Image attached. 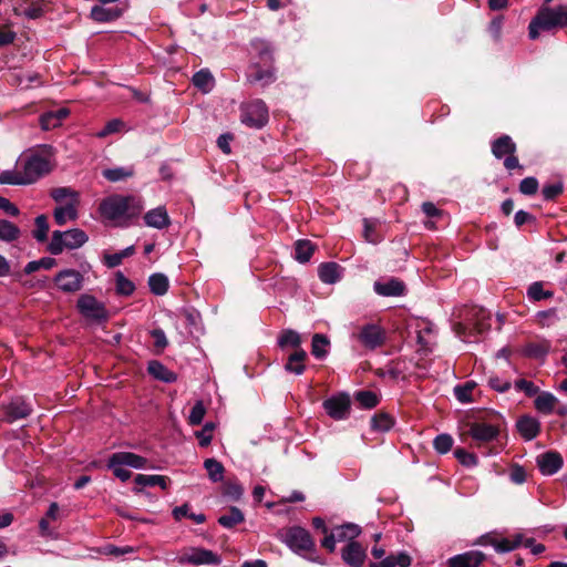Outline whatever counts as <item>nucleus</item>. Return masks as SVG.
I'll return each instance as SVG.
<instances>
[{
    "mask_svg": "<svg viewBox=\"0 0 567 567\" xmlns=\"http://www.w3.org/2000/svg\"><path fill=\"white\" fill-rule=\"evenodd\" d=\"M537 464L543 474L553 475L561 467L563 458L556 452H546L537 457Z\"/></svg>",
    "mask_w": 567,
    "mask_h": 567,
    "instance_id": "21",
    "label": "nucleus"
},
{
    "mask_svg": "<svg viewBox=\"0 0 567 567\" xmlns=\"http://www.w3.org/2000/svg\"><path fill=\"white\" fill-rule=\"evenodd\" d=\"M393 424L394 421L388 413H377L371 419V427L375 431L386 432L393 426Z\"/></svg>",
    "mask_w": 567,
    "mask_h": 567,
    "instance_id": "47",
    "label": "nucleus"
},
{
    "mask_svg": "<svg viewBox=\"0 0 567 567\" xmlns=\"http://www.w3.org/2000/svg\"><path fill=\"white\" fill-rule=\"evenodd\" d=\"M527 295H528L529 299H533L535 301L548 299L554 296L553 291L544 290L543 282H540V281H536V282L532 284L527 290Z\"/></svg>",
    "mask_w": 567,
    "mask_h": 567,
    "instance_id": "52",
    "label": "nucleus"
},
{
    "mask_svg": "<svg viewBox=\"0 0 567 567\" xmlns=\"http://www.w3.org/2000/svg\"><path fill=\"white\" fill-rule=\"evenodd\" d=\"M135 483L140 486H159L161 488L166 489L168 478L163 475L138 474L135 477Z\"/></svg>",
    "mask_w": 567,
    "mask_h": 567,
    "instance_id": "38",
    "label": "nucleus"
},
{
    "mask_svg": "<svg viewBox=\"0 0 567 567\" xmlns=\"http://www.w3.org/2000/svg\"><path fill=\"white\" fill-rule=\"evenodd\" d=\"M245 520L243 512L238 507H230L228 513L218 518V523L225 528H233Z\"/></svg>",
    "mask_w": 567,
    "mask_h": 567,
    "instance_id": "36",
    "label": "nucleus"
},
{
    "mask_svg": "<svg viewBox=\"0 0 567 567\" xmlns=\"http://www.w3.org/2000/svg\"><path fill=\"white\" fill-rule=\"evenodd\" d=\"M206 409L203 404V402L198 401L194 404V406L190 410L188 422L192 425H199L205 416Z\"/></svg>",
    "mask_w": 567,
    "mask_h": 567,
    "instance_id": "58",
    "label": "nucleus"
},
{
    "mask_svg": "<svg viewBox=\"0 0 567 567\" xmlns=\"http://www.w3.org/2000/svg\"><path fill=\"white\" fill-rule=\"evenodd\" d=\"M84 277L78 270L64 269L54 277L58 288L66 293H74L82 289Z\"/></svg>",
    "mask_w": 567,
    "mask_h": 567,
    "instance_id": "12",
    "label": "nucleus"
},
{
    "mask_svg": "<svg viewBox=\"0 0 567 567\" xmlns=\"http://www.w3.org/2000/svg\"><path fill=\"white\" fill-rule=\"evenodd\" d=\"M278 344L280 348L292 347L298 350L301 349V337L297 331L287 329L280 333Z\"/></svg>",
    "mask_w": 567,
    "mask_h": 567,
    "instance_id": "40",
    "label": "nucleus"
},
{
    "mask_svg": "<svg viewBox=\"0 0 567 567\" xmlns=\"http://www.w3.org/2000/svg\"><path fill=\"white\" fill-rule=\"evenodd\" d=\"M35 229L33 230V237L38 241H44L48 238L49 223L45 215H39L35 220Z\"/></svg>",
    "mask_w": 567,
    "mask_h": 567,
    "instance_id": "51",
    "label": "nucleus"
},
{
    "mask_svg": "<svg viewBox=\"0 0 567 567\" xmlns=\"http://www.w3.org/2000/svg\"><path fill=\"white\" fill-rule=\"evenodd\" d=\"M461 317L463 321L454 324V331L464 341H476L478 334L491 328V315L482 307H468Z\"/></svg>",
    "mask_w": 567,
    "mask_h": 567,
    "instance_id": "1",
    "label": "nucleus"
},
{
    "mask_svg": "<svg viewBox=\"0 0 567 567\" xmlns=\"http://www.w3.org/2000/svg\"><path fill=\"white\" fill-rule=\"evenodd\" d=\"M433 446L436 452L445 454L453 446V437L450 434H440L434 439Z\"/></svg>",
    "mask_w": 567,
    "mask_h": 567,
    "instance_id": "56",
    "label": "nucleus"
},
{
    "mask_svg": "<svg viewBox=\"0 0 567 567\" xmlns=\"http://www.w3.org/2000/svg\"><path fill=\"white\" fill-rule=\"evenodd\" d=\"M134 173L133 166H125L103 169L102 175L109 182L116 183L132 177Z\"/></svg>",
    "mask_w": 567,
    "mask_h": 567,
    "instance_id": "34",
    "label": "nucleus"
},
{
    "mask_svg": "<svg viewBox=\"0 0 567 567\" xmlns=\"http://www.w3.org/2000/svg\"><path fill=\"white\" fill-rule=\"evenodd\" d=\"M241 122L252 128H261L268 122V107L262 100H254L240 106Z\"/></svg>",
    "mask_w": 567,
    "mask_h": 567,
    "instance_id": "7",
    "label": "nucleus"
},
{
    "mask_svg": "<svg viewBox=\"0 0 567 567\" xmlns=\"http://www.w3.org/2000/svg\"><path fill=\"white\" fill-rule=\"evenodd\" d=\"M536 319L539 326L549 327L559 320L557 310L555 308L538 311L536 315Z\"/></svg>",
    "mask_w": 567,
    "mask_h": 567,
    "instance_id": "54",
    "label": "nucleus"
},
{
    "mask_svg": "<svg viewBox=\"0 0 567 567\" xmlns=\"http://www.w3.org/2000/svg\"><path fill=\"white\" fill-rule=\"evenodd\" d=\"M76 307L85 318L96 321H103L107 319V311L104 303L100 302L92 295L85 293L80 296Z\"/></svg>",
    "mask_w": 567,
    "mask_h": 567,
    "instance_id": "10",
    "label": "nucleus"
},
{
    "mask_svg": "<svg viewBox=\"0 0 567 567\" xmlns=\"http://www.w3.org/2000/svg\"><path fill=\"white\" fill-rule=\"evenodd\" d=\"M193 84L198 89L200 90L203 93H208L213 90L214 85H215V79L214 76L212 75V73L206 70V69H203L198 72H196L194 75H193Z\"/></svg>",
    "mask_w": 567,
    "mask_h": 567,
    "instance_id": "30",
    "label": "nucleus"
},
{
    "mask_svg": "<svg viewBox=\"0 0 567 567\" xmlns=\"http://www.w3.org/2000/svg\"><path fill=\"white\" fill-rule=\"evenodd\" d=\"M355 401L365 409L375 408L379 404L378 395L372 391H359L355 393Z\"/></svg>",
    "mask_w": 567,
    "mask_h": 567,
    "instance_id": "49",
    "label": "nucleus"
},
{
    "mask_svg": "<svg viewBox=\"0 0 567 567\" xmlns=\"http://www.w3.org/2000/svg\"><path fill=\"white\" fill-rule=\"evenodd\" d=\"M315 251V246L309 240H298L295 247V257L300 262L310 260Z\"/></svg>",
    "mask_w": 567,
    "mask_h": 567,
    "instance_id": "43",
    "label": "nucleus"
},
{
    "mask_svg": "<svg viewBox=\"0 0 567 567\" xmlns=\"http://www.w3.org/2000/svg\"><path fill=\"white\" fill-rule=\"evenodd\" d=\"M123 125H124V123L118 118L111 120L105 124V126L102 131L96 133V136L105 137L110 134L116 133L123 127Z\"/></svg>",
    "mask_w": 567,
    "mask_h": 567,
    "instance_id": "63",
    "label": "nucleus"
},
{
    "mask_svg": "<svg viewBox=\"0 0 567 567\" xmlns=\"http://www.w3.org/2000/svg\"><path fill=\"white\" fill-rule=\"evenodd\" d=\"M51 197L59 204L63 205L66 202H74L79 204V194L70 187H58L51 190Z\"/></svg>",
    "mask_w": 567,
    "mask_h": 567,
    "instance_id": "37",
    "label": "nucleus"
},
{
    "mask_svg": "<svg viewBox=\"0 0 567 567\" xmlns=\"http://www.w3.org/2000/svg\"><path fill=\"white\" fill-rule=\"evenodd\" d=\"M563 184L560 182L545 185L542 194L546 200H553L563 193Z\"/></svg>",
    "mask_w": 567,
    "mask_h": 567,
    "instance_id": "61",
    "label": "nucleus"
},
{
    "mask_svg": "<svg viewBox=\"0 0 567 567\" xmlns=\"http://www.w3.org/2000/svg\"><path fill=\"white\" fill-rule=\"evenodd\" d=\"M134 254V247L130 246L120 252L105 255L104 262L107 267L114 268L122 264L123 259Z\"/></svg>",
    "mask_w": 567,
    "mask_h": 567,
    "instance_id": "48",
    "label": "nucleus"
},
{
    "mask_svg": "<svg viewBox=\"0 0 567 567\" xmlns=\"http://www.w3.org/2000/svg\"><path fill=\"white\" fill-rule=\"evenodd\" d=\"M386 332L377 323H365L360 327L357 339L367 349L374 350L384 344Z\"/></svg>",
    "mask_w": 567,
    "mask_h": 567,
    "instance_id": "9",
    "label": "nucleus"
},
{
    "mask_svg": "<svg viewBox=\"0 0 567 567\" xmlns=\"http://www.w3.org/2000/svg\"><path fill=\"white\" fill-rule=\"evenodd\" d=\"M204 467L208 473V477L212 482L217 483L220 482L224 477V465L215 460V458H207L204 462Z\"/></svg>",
    "mask_w": 567,
    "mask_h": 567,
    "instance_id": "39",
    "label": "nucleus"
},
{
    "mask_svg": "<svg viewBox=\"0 0 567 567\" xmlns=\"http://www.w3.org/2000/svg\"><path fill=\"white\" fill-rule=\"evenodd\" d=\"M223 494L234 501H238L244 494V488L237 482L227 481L223 485Z\"/></svg>",
    "mask_w": 567,
    "mask_h": 567,
    "instance_id": "55",
    "label": "nucleus"
},
{
    "mask_svg": "<svg viewBox=\"0 0 567 567\" xmlns=\"http://www.w3.org/2000/svg\"><path fill=\"white\" fill-rule=\"evenodd\" d=\"M275 79L276 78L272 70H262L258 65H254L247 75L248 82L261 83L262 86L272 83Z\"/></svg>",
    "mask_w": 567,
    "mask_h": 567,
    "instance_id": "31",
    "label": "nucleus"
},
{
    "mask_svg": "<svg viewBox=\"0 0 567 567\" xmlns=\"http://www.w3.org/2000/svg\"><path fill=\"white\" fill-rule=\"evenodd\" d=\"M19 165L22 169L25 185L35 183L53 168L51 147L44 146L42 151H33L25 154L20 159Z\"/></svg>",
    "mask_w": 567,
    "mask_h": 567,
    "instance_id": "4",
    "label": "nucleus"
},
{
    "mask_svg": "<svg viewBox=\"0 0 567 567\" xmlns=\"http://www.w3.org/2000/svg\"><path fill=\"white\" fill-rule=\"evenodd\" d=\"M326 413L334 420H344L350 412V396L346 393L331 396L322 403Z\"/></svg>",
    "mask_w": 567,
    "mask_h": 567,
    "instance_id": "13",
    "label": "nucleus"
},
{
    "mask_svg": "<svg viewBox=\"0 0 567 567\" xmlns=\"http://www.w3.org/2000/svg\"><path fill=\"white\" fill-rule=\"evenodd\" d=\"M115 282H116V292L120 295L130 296L135 290L134 284L121 272L116 274Z\"/></svg>",
    "mask_w": 567,
    "mask_h": 567,
    "instance_id": "53",
    "label": "nucleus"
},
{
    "mask_svg": "<svg viewBox=\"0 0 567 567\" xmlns=\"http://www.w3.org/2000/svg\"><path fill=\"white\" fill-rule=\"evenodd\" d=\"M476 388V383L474 381H467L464 384L456 385L454 388V394L456 399L462 403L473 402L472 392Z\"/></svg>",
    "mask_w": 567,
    "mask_h": 567,
    "instance_id": "45",
    "label": "nucleus"
},
{
    "mask_svg": "<svg viewBox=\"0 0 567 567\" xmlns=\"http://www.w3.org/2000/svg\"><path fill=\"white\" fill-rule=\"evenodd\" d=\"M69 114L70 111L66 107L45 112L40 116V126L43 131L56 128L69 116Z\"/></svg>",
    "mask_w": 567,
    "mask_h": 567,
    "instance_id": "20",
    "label": "nucleus"
},
{
    "mask_svg": "<svg viewBox=\"0 0 567 567\" xmlns=\"http://www.w3.org/2000/svg\"><path fill=\"white\" fill-rule=\"evenodd\" d=\"M31 411L30 404L21 398H17L4 408V421L12 423L17 420L24 419L30 415Z\"/></svg>",
    "mask_w": 567,
    "mask_h": 567,
    "instance_id": "18",
    "label": "nucleus"
},
{
    "mask_svg": "<svg viewBox=\"0 0 567 567\" xmlns=\"http://www.w3.org/2000/svg\"><path fill=\"white\" fill-rule=\"evenodd\" d=\"M178 561L183 565H218L220 563V558L212 550L193 547L184 550L178 557Z\"/></svg>",
    "mask_w": 567,
    "mask_h": 567,
    "instance_id": "11",
    "label": "nucleus"
},
{
    "mask_svg": "<svg viewBox=\"0 0 567 567\" xmlns=\"http://www.w3.org/2000/svg\"><path fill=\"white\" fill-rule=\"evenodd\" d=\"M214 423H206L204 427L196 433L200 446H208L213 439Z\"/></svg>",
    "mask_w": 567,
    "mask_h": 567,
    "instance_id": "59",
    "label": "nucleus"
},
{
    "mask_svg": "<svg viewBox=\"0 0 567 567\" xmlns=\"http://www.w3.org/2000/svg\"><path fill=\"white\" fill-rule=\"evenodd\" d=\"M434 342V328L431 323H426L424 328L417 331V343L424 351H431Z\"/></svg>",
    "mask_w": 567,
    "mask_h": 567,
    "instance_id": "42",
    "label": "nucleus"
},
{
    "mask_svg": "<svg viewBox=\"0 0 567 567\" xmlns=\"http://www.w3.org/2000/svg\"><path fill=\"white\" fill-rule=\"evenodd\" d=\"M523 543V537L522 535H516L514 536L512 539L509 538H501V539H496V543H495V550L497 553H508V551H512L514 549H516L517 547H519Z\"/></svg>",
    "mask_w": 567,
    "mask_h": 567,
    "instance_id": "46",
    "label": "nucleus"
},
{
    "mask_svg": "<svg viewBox=\"0 0 567 567\" xmlns=\"http://www.w3.org/2000/svg\"><path fill=\"white\" fill-rule=\"evenodd\" d=\"M515 152L516 144L508 135H502L492 143V153L498 159L515 154Z\"/></svg>",
    "mask_w": 567,
    "mask_h": 567,
    "instance_id": "23",
    "label": "nucleus"
},
{
    "mask_svg": "<svg viewBox=\"0 0 567 567\" xmlns=\"http://www.w3.org/2000/svg\"><path fill=\"white\" fill-rule=\"evenodd\" d=\"M375 293L382 297H401L406 292L405 284L399 278L377 280L373 285Z\"/></svg>",
    "mask_w": 567,
    "mask_h": 567,
    "instance_id": "14",
    "label": "nucleus"
},
{
    "mask_svg": "<svg viewBox=\"0 0 567 567\" xmlns=\"http://www.w3.org/2000/svg\"><path fill=\"white\" fill-rule=\"evenodd\" d=\"M538 189V182L535 177H526L519 184V192L524 195H534Z\"/></svg>",
    "mask_w": 567,
    "mask_h": 567,
    "instance_id": "62",
    "label": "nucleus"
},
{
    "mask_svg": "<svg viewBox=\"0 0 567 567\" xmlns=\"http://www.w3.org/2000/svg\"><path fill=\"white\" fill-rule=\"evenodd\" d=\"M143 209L140 198L134 196L113 195L103 199L99 210L102 217L109 220L133 218Z\"/></svg>",
    "mask_w": 567,
    "mask_h": 567,
    "instance_id": "2",
    "label": "nucleus"
},
{
    "mask_svg": "<svg viewBox=\"0 0 567 567\" xmlns=\"http://www.w3.org/2000/svg\"><path fill=\"white\" fill-rule=\"evenodd\" d=\"M550 347L548 340H540L526 344L523 352L525 355L533 359H544L548 354Z\"/></svg>",
    "mask_w": 567,
    "mask_h": 567,
    "instance_id": "28",
    "label": "nucleus"
},
{
    "mask_svg": "<svg viewBox=\"0 0 567 567\" xmlns=\"http://www.w3.org/2000/svg\"><path fill=\"white\" fill-rule=\"evenodd\" d=\"M188 511L189 506L187 504H184L173 509V516L176 520H181L184 517H189L196 524H203L205 522L206 517L204 514H190L188 513Z\"/></svg>",
    "mask_w": 567,
    "mask_h": 567,
    "instance_id": "50",
    "label": "nucleus"
},
{
    "mask_svg": "<svg viewBox=\"0 0 567 567\" xmlns=\"http://www.w3.org/2000/svg\"><path fill=\"white\" fill-rule=\"evenodd\" d=\"M21 236L20 228L8 219H0V240L13 243Z\"/></svg>",
    "mask_w": 567,
    "mask_h": 567,
    "instance_id": "33",
    "label": "nucleus"
},
{
    "mask_svg": "<svg viewBox=\"0 0 567 567\" xmlns=\"http://www.w3.org/2000/svg\"><path fill=\"white\" fill-rule=\"evenodd\" d=\"M488 384L492 389H494L497 392H506L511 389L512 384L508 380H503L497 375H493L488 379Z\"/></svg>",
    "mask_w": 567,
    "mask_h": 567,
    "instance_id": "64",
    "label": "nucleus"
},
{
    "mask_svg": "<svg viewBox=\"0 0 567 567\" xmlns=\"http://www.w3.org/2000/svg\"><path fill=\"white\" fill-rule=\"evenodd\" d=\"M0 184L3 185H25L24 176L20 165L14 171H3L0 174Z\"/></svg>",
    "mask_w": 567,
    "mask_h": 567,
    "instance_id": "44",
    "label": "nucleus"
},
{
    "mask_svg": "<svg viewBox=\"0 0 567 567\" xmlns=\"http://www.w3.org/2000/svg\"><path fill=\"white\" fill-rule=\"evenodd\" d=\"M517 429L525 440H533L539 432V422L530 416H523L517 422Z\"/></svg>",
    "mask_w": 567,
    "mask_h": 567,
    "instance_id": "27",
    "label": "nucleus"
},
{
    "mask_svg": "<svg viewBox=\"0 0 567 567\" xmlns=\"http://www.w3.org/2000/svg\"><path fill=\"white\" fill-rule=\"evenodd\" d=\"M144 221L148 227L156 229H164L171 225V218L164 206H158L154 209L148 210L144 215Z\"/></svg>",
    "mask_w": 567,
    "mask_h": 567,
    "instance_id": "19",
    "label": "nucleus"
},
{
    "mask_svg": "<svg viewBox=\"0 0 567 567\" xmlns=\"http://www.w3.org/2000/svg\"><path fill=\"white\" fill-rule=\"evenodd\" d=\"M148 373L156 380L163 381L165 383L175 382L177 379L176 373L167 369L159 361L153 360L148 362L147 367Z\"/></svg>",
    "mask_w": 567,
    "mask_h": 567,
    "instance_id": "24",
    "label": "nucleus"
},
{
    "mask_svg": "<svg viewBox=\"0 0 567 567\" xmlns=\"http://www.w3.org/2000/svg\"><path fill=\"white\" fill-rule=\"evenodd\" d=\"M410 565L411 557L405 553H399L384 557L379 563H372L370 567H409Z\"/></svg>",
    "mask_w": 567,
    "mask_h": 567,
    "instance_id": "29",
    "label": "nucleus"
},
{
    "mask_svg": "<svg viewBox=\"0 0 567 567\" xmlns=\"http://www.w3.org/2000/svg\"><path fill=\"white\" fill-rule=\"evenodd\" d=\"M284 540L289 548L298 554H307L315 550V543L309 532L299 526L287 529Z\"/></svg>",
    "mask_w": 567,
    "mask_h": 567,
    "instance_id": "8",
    "label": "nucleus"
},
{
    "mask_svg": "<svg viewBox=\"0 0 567 567\" xmlns=\"http://www.w3.org/2000/svg\"><path fill=\"white\" fill-rule=\"evenodd\" d=\"M556 402L557 399L551 393L543 392L535 399V408L544 414H549L555 409Z\"/></svg>",
    "mask_w": 567,
    "mask_h": 567,
    "instance_id": "41",
    "label": "nucleus"
},
{
    "mask_svg": "<svg viewBox=\"0 0 567 567\" xmlns=\"http://www.w3.org/2000/svg\"><path fill=\"white\" fill-rule=\"evenodd\" d=\"M318 276L324 284H336L341 277L340 266L336 262L321 264L318 269Z\"/></svg>",
    "mask_w": 567,
    "mask_h": 567,
    "instance_id": "26",
    "label": "nucleus"
},
{
    "mask_svg": "<svg viewBox=\"0 0 567 567\" xmlns=\"http://www.w3.org/2000/svg\"><path fill=\"white\" fill-rule=\"evenodd\" d=\"M330 341L327 336L315 333L311 342V354L321 360L324 359L329 351Z\"/></svg>",
    "mask_w": 567,
    "mask_h": 567,
    "instance_id": "32",
    "label": "nucleus"
},
{
    "mask_svg": "<svg viewBox=\"0 0 567 567\" xmlns=\"http://www.w3.org/2000/svg\"><path fill=\"white\" fill-rule=\"evenodd\" d=\"M498 434L499 429L493 424L475 422L470 427V435L477 442V445L495 440Z\"/></svg>",
    "mask_w": 567,
    "mask_h": 567,
    "instance_id": "16",
    "label": "nucleus"
},
{
    "mask_svg": "<svg viewBox=\"0 0 567 567\" xmlns=\"http://www.w3.org/2000/svg\"><path fill=\"white\" fill-rule=\"evenodd\" d=\"M454 455L460 463L465 466H475L477 464L476 455L465 451L464 449H456L454 451Z\"/></svg>",
    "mask_w": 567,
    "mask_h": 567,
    "instance_id": "60",
    "label": "nucleus"
},
{
    "mask_svg": "<svg viewBox=\"0 0 567 567\" xmlns=\"http://www.w3.org/2000/svg\"><path fill=\"white\" fill-rule=\"evenodd\" d=\"M377 221L371 219H363V237L367 241L377 244L380 237L375 233Z\"/></svg>",
    "mask_w": 567,
    "mask_h": 567,
    "instance_id": "57",
    "label": "nucleus"
},
{
    "mask_svg": "<svg viewBox=\"0 0 567 567\" xmlns=\"http://www.w3.org/2000/svg\"><path fill=\"white\" fill-rule=\"evenodd\" d=\"M78 205L74 202H66L55 207L53 212L55 223L59 226H63L69 220H75L78 218Z\"/></svg>",
    "mask_w": 567,
    "mask_h": 567,
    "instance_id": "22",
    "label": "nucleus"
},
{
    "mask_svg": "<svg viewBox=\"0 0 567 567\" xmlns=\"http://www.w3.org/2000/svg\"><path fill=\"white\" fill-rule=\"evenodd\" d=\"M567 27V6L549 7L543 4L528 25V35L532 40L538 38L540 31Z\"/></svg>",
    "mask_w": 567,
    "mask_h": 567,
    "instance_id": "3",
    "label": "nucleus"
},
{
    "mask_svg": "<svg viewBox=\"0 0 567 567\" xmlns=\"http://www.w3.org/2000/svg\"><path fill=\"white\" fill-rule=\"evenodd\" d=\"M89 237L82 229L73 228L66 231L55 230L52 233L48 250L52 255H59L64 249H76L82 247Z\"/></svg>",
    "mask_w": 567,
    "mask_h": 567,
    "instance_id": "5",
    "label": "nucleus"
},
{
    "mask_svg": "<svg viewBox=\"0 0 567 567\" xmlns=\"http://www.w3.org/2000/svg\"><path fill=\"white\" fill-rule=\"evenodd\" d=\"M147 460L143 456L131 452H116L113 453L107 462V467L113 471V474L122 482L127 481L131 477V472L124 466L133 468H144Z\"/></svg>",
    "mask_w": 567,
    "mask_h": 567,
    "instance_id": "6",
    "label": "nucleus"
},
{
    "mask_svg": "<svg viewBox=\"0 0 567 567\" xmlns=\"http://www.w3.org/2000/svg\"><path fill=\"white\" fill-rule=\"evenodd\" d=\"M306 358H307V353L303 349L295 350V352L288 357V360L285 364L286 371L297 374V375L302 374L306 370V365H305Z\"/></svg>",
    "mask_w": 567,
    "mask_h": 567,
    "instance_id": "25",
    "label": "nucleus"
},
{
    "mask_svg": "<svg viewBox=\"0 0 567 567\" xmlns=\"http://www.w3.org/2000/svg\"><path fill=\"white\" fill-rule=\"evenodd\" d=\"M485 559V555L478 550H470L455 555L447 559V567H480Z\"/></svg>",
    "mask_w": 567,
    "mask_h": 567,
    "instance_id": "17",
    "label": "nucleus"
},
{
    "mask_svg": "<svg viewBox=\"0 0 567 567\" xmlns=\"http://www.w3.org/2000/svg\"><path fill=\"white\" fill-rule=\"evenodd\" d=\"M341 557L350 567H362L367 558L365 549L358 542H349L342 549Z\"/></svg>",
    "mask_w": 567,
    "mask_h": 567,
    "instance_id": "15",
    "label": "nucleus"
},
{
    "mask_svg": "<svg viewBox=\"0 0 567 567\" xmlns=\"http://www.w3.org/2000/svg\"><path fill=\"white\" fill-rule=\"evenodd\" d=\"M148 287L152 293L156 296H164L169 288L168 278L161 272H156L150 276Z\"/></svg>",
    "mask_w": 567,
    "mask_h": 567,
    "instance_id": "35",
    "label": "nucleus"
}]
</instances>
